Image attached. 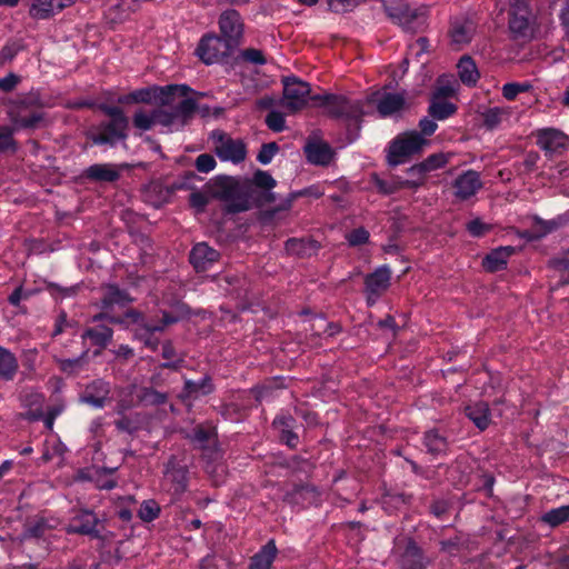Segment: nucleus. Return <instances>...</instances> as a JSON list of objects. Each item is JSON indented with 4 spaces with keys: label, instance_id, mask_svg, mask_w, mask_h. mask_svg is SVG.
<instances>
[{
    "label": "nucleus",
    "instance_id": "nucleus-1",
    "mask_svg": "<svg viewBox=\"0 0 569 569\" xmlns=\"http://www.w3.org/2000/svg\"><path fill=\"white\" fill-rule=\"evenodd\" d=\"M312 100L319 107H323L330 116L352 122L357 131L359 130L361 117L371 113L373 106H376L377 111L383 118L400 112L406 106V99L402 93H391L385 89L371 92L365 101L351 100L343 96L329 93L315 96Z\"/></svg>",
    "mask_w": 569,
    "mask_h": 569
},
{
    "label": "nucleus",
    "instance_id": "nucleus-2",
    "mask_svg": "<svg viewBox=\"0 0 569 569\" xmlns=\"http://www.w3.org/2000/svg\"><path fill=\"white\" fill-rule=\"evenodd\" d=\"M187 313L186 306L178 303L174 307V315L167 311L162 312V321L159 323L147 322L141 313L131 310L128 311L123 318H110L113 323L124 325L134 331V337L141 340L147 347L156 349L158 339L153 337L157 331H162L166 326L177 322L181 317Z\"/></svg>",
    "mask_w": 569,
    "mask_h": 569
},
{
    "label": "nucleus",
    "instance_id": "nucleus-3",
    "mask_svg": "<svg viewBox=\"0 0 569 569\" xmlns=\"http://www.w3.org/2000/svg\"><path fill=\"white\" fill-rule=\"evenodd\" d=\"M7 118L13 129L31 130L40 128L44 113L38 110V101L31 96H18L3 100Z\"/></svg>",
    "mask_w": 569,
    "mask_h": 569
},
{
    "label": "nucleus",
    "instance_id": "nucleus-4",
    "mask_svg": "<svg viewBox=\"0 0 569 569\" xmlns=\"http://www.w3.org/2000/svg\"><path fill=\"white\" fill-rule=\"evenodd\" d=\"M184 90V84H170L166 87L151 86L137 89L118 99L119 103H159L170 104L174 100V94H179Z\"/></svg>",
    "mask_w": 569,
    "mask_h": 569
},
{
    "label": "nucleus",
    "instance_id": "nucleus-5",
    "mask_svg": "<svg viewBox=\"0 0 569 569\" xmlns=\"http://www.w3.org/2000/svg\"><path fill=\"white\" fill-rule=\"evenodd\" d=\"M252 184L250 180L226 178L218 191L219 197L226 201L228 210L241 212L250 208Z\"/></svg>",
    "mask_w": 569,
    "mask_h": 569
},
{
    "label": "nucleus",
    "instance_id": "nucleus-6",
    "mask_svg": "<svg viewBox=\"0 0 569 569\" xmlns=\"http://www.w3.org/2000/svg\"><path fill=\"white\" fill-rule=\"evenodd\" d=\"M427 140L417 131H409L398 136L389 147L388 161L391 166H398L406 158L419 152Z\"/></svg>",
    "mask_w": 569,
    "mask_h": 569
},
{
    "label": "nucleus",
    "instance_id": "nucleus-7",
    "mask_svg": "<svg viewBox=\"0 0 569 569\" xmlns=\"http://www.w3.org/2000/svg\"><path fill=\"white\" fill-rule=\"evenodd\" d=\"M234 46L217 34L203 36L197 47V56L206 64H213L227 58Z\"/></svg>",
    "mask_w": 569,
    "mask_h": 569
},
{
    "label": "nucleus",
    "instance_id": "nucleus-8",
    "mask_svg": "<svg viewBox=\"0 0 569 569\" xmlns=\"http://www.w3.org/2000/svg\"><path fill=\"white\" fill-rule=\"evenodd\" d=\"M388 16L407 30H413L423 23L427 9L425 7H410L403 0H395L386 4Z\"/></svg>",
    "mask_w": 569,
    "mask_h": 569
},
{
    "label": "nucleus",
    "instance_id": "nucleus-9",
    "mask_svg": "<svg viewBox=\"0 0 569 569\" xmlns=\"http://www.w3.org/2000/svg\"><path fill=\"white\" fill-rule=\"evenodd\" d=\"M283 82L282 104L290 112L302 109L310 98V86L295 76L286 77Z\"/></svg>",
    "mask_w": 569,
    "mask_h": 569
},
{
    "label": "nucleus",
    "instance_id": "nucleus-10",
    "mask_svg": "<svg viewBox=\"0 0 569 569\" xmlns=\"http://www.w3.org/2000/svg\"><path fill=\"white\" fill-rule=\"evenodd\" d=\"M213 139H216L214 151L221 161L240 163L246 159L247 150L241 140L223 133H213Z\"/></svg>",
    "mask_w": 569,
    "mask_h": 569
},
{
    "label": "nucleus",
    "instance_id": "nucleus-11",
    "mask_svg": "<svg viewBox=\"0 0 569 569\" xmlns=\"http://www.w3.org/2000/svg\"><path fill=\"white\" fill-rule=\"evenodd\" d=\"M537 144L546 153H560L569 149V138L560 130L543 128L536 132Z\"/></svg>",
    "mask_w": 569,
    "mask_h": 569
},
{
    "label": "nucleus",
    "instance_id": "nucleus-12",
    "mask_svg": "<svg viewBox=\"0 0 569 569\" xmlns=\"http://www.w3.org/2000/svg\"><path fill=\"white\" fill-rule=\"evenodd\" d=\"M391 270L387 266L377 268L372 273L368 274L365 280L366 295L369 305H373L378 298L390 286Z\"/></svg>",
    "mask_w": 569,
    "mask_h": 569
},
{
    "label": "nucleus",
    "instance_id": "nucleus-13",
    "mask_svg": "<svg viewBox=\"0 0 569 569\" xmlns=\"http://www.w3.org/2000/svg\"><path fill=\"white\" fill-rule=\"evenodd\" d=\"M219 29L222 37L237 46L243 32L241 16L234 9L224 10L219 17Z\"/></svg>",
    "mask_w": 569,
    "mask_h": 569
},
{
    "label": "nucleus",
    "instance_id": "nucleus-14",
    "mask_svg": "<svg viewBox=\"0 0 569 569\" xmlns=\"http://www.w3.org/2000/svg\"><path fill=\"white\" fill-rule=\"evenodd\" d=\"M482 188V180L479 172L467 170L453 181V194L457 199L465 201L476 196Z\"/></svg>",
    "mask_w": 569,
    "mask_h": 569
},
{
    "label": "nucleus",
    "instance_id": "nucleus-15",
    "mask_svg": "<svg viewBox=\"0 0 569 569\" xmlns=\"http://www.w3.org/2000/svg\"><path fill=\"white\" fill-rule=\"evenodd\" d=\"M128 127L117 128L114 121L101 123L90 131V138L94 144H116L127 138Z\"/></svg>",
    "mask_w": 569,
    "mask_h": 569
},
{
    "label": "nucleus",
    "instance_id": "nucleus-16",
    "mask_svg": "<svg viewBox=\"0 0 569 569\" xmlns=\"http://www.w3.org/2000/svg\"><path fill=\"white\" fill-rule=\"evenodd\" d=\"M509 29L515 37L526 38L530 32L529 9L522 0H516L509 19Z\"/></svg>",
    "mask_w": 569,
    "mask_h": 569
},
{
    "label": "nucleus",
    "instance_id": "nucleus-17",
    "mask_svg": "<svg viewBox=\"0 0 569 569\" xmlns=\"http://www.w3.org/2000/svg\"><path fill=\"white\" fill-rule=\"evenodd\" d=\"M76 0H33L29 14L37 20L49 19L54 13L73 4Z\"/></svg>",
    "mask_w": 569,
    "mask_h": 569
},
{
    "label": "nucleus",
    "instance_id": "nucleus-18",
    "mask_svg": "<svg viewBox=\"0 0 569 569\" xmlns=\"http://www.w3.org/2000/svg\"><path fill=\"white\" fill-rule=\"evenodd\" d=\"M220 253L206 242L197 243L190 252V262L197 271L208 270L218 261Z\"/></svg>",
    "mask_w": 569,
    "mask_h": 569
},
{
    "label": "nucleus",
    "instance_id": "nucleus-19",
    "mask_svg": "<svg viewBox=\"0 0 569 569\" xmlns=\"http://www.w3.org/2000/svg\"><path fill=\"white\" fill-rule=\"evenodd\" d=\"M188 470L182 466H177L174 461L170 460L167 465L164 472V481L170 483V490L173 495L180 496L187 489Z\"/></svg>",
    "mask_w": 569,
    "mask_h": 569
},
{
    "label": "nucleus",
    "instance_id": "nucleus-20",
    "mask_svg": "<svg viewBox=\"0 0 569 569\" xmlns=\"http://www.w3.org/2000/svg\"><path fill=\"white\" fill-rule=\"evenodd\" d=\"M307 159L310 163L317 166H327L333 159L332 148L322 141H309L305 147Z\"/></svg>",
    "mask_w": 569,
    "mask_h": 569
},
{
    "label": "nucleus",
    "instance_id": "nucleus-21",
    "mask_svg": "<svg viewBox=\"0 0 569 569\" xmlns=\"http://www.w3.org/2000/svg\"><path fill=\"white\" fill-rule=\"evenodd\" d=\"M110 388L109 383L103 380H96L87 386L81 401L94 408H102L108 398Z\"/></svg>",
    "mask_w": 569,
    "mask_h": 569
},
{
    "label": "nucleus",
    "instance_id": "nucleus-22",
    "mask_svg": "<svg viewBox=\"0 0 569 569\" xmlns=\"http://www.w3.org/2000/svg\"><path fill=\"white\" fill-rule=\"evenodd\" d=\"M475 33V24L467 18H456L451 22L450 39L452 44L461 47L469 43Z\"/></svg>",
    "mask_w": 569,
    "mask_h": 569
},
{
    "label": "nucleus",
    "instance_id": "nucleus-23",
    "mask_svg": "<svg viewBox=\"0 0 569 569\" xmlns=\"http://www.w3.org/2000/svg\"><path fill=\"white\" fill-rule=\"evenodd\" d=\"M20 400L24 408H28L27 418L38 420L43 417L42 403L43 396L33 389H23L20 393Z\"/></svg>",
    "mask_w": 569,
    "mask_h": 569
},
{
    "label": "nucleus",
    "instance_id": "nucleus-24",
    "mask_svg": "<svg viewBox=\"0 0 569 569\" xmlns=\"http://www.w3.org/2000/svg\"><path fill=\"white\" fill-rule=\"evenodd\" d=\"M189 90V87L184 86V90L179 94H174V100L169 104L182 126H184L187 119L194 112L197 107L196 101L188 97Z\"/></svg>",
    "mask_w": 569,
    "mask_h": 569
},
{
    "label": "nucleus",
    "instance_id": "nucleus-25",
    "mask_svg": "<svg viewBox=\"0 0 569 569\" xmlns=\"http://www.w3.org/2000/svg\"><path fill=\"white\" fill-rule=\"evenodd\" d=\"M98 519L91 511H82L72 520L69 532L96 536Z\"/></svg>",
    "mask_w": 569,
    "mask_h": 569
},
{
    "label": "nucleus",
    "instance_id": "nucleus-26",
    "mask_svg": "<svg viewBox=\"0 0 569 569\" xmlns=\"http://www.w3.org/2000/svg\"><path fill=\"white\" fill-rule=\"evenodd\" d=\"M466 416L475 423L480 430H485L490 425V410L486 402L477 401L470 403L465 409Z\"/></svg>",
    "mask_w": 569,
    "mask_h": 569
},
{
    "label": "nucleus",
    "instance_id": "nucleus-27",
    "mask_svg": "<svg viewBox=\"0 0 569 569\" xmlns=\"http://www.w3.org/2000/svg\"><path fill=\"white\" fill-rule=\"evenodd\" d=\"M515 252L513 247H500L492 250L483 259V267L489 271H498L506 267L509 257Z\"/></svg>",
    "mask_w": 569,
    "mask_h": 569
},
{
    "label": "nucleus",
    "instance_id": "nucleus-28",
    "mask_svg": "<svg viewBox=\"0 0 569 569\" xmlns=\"http://www.w3.org/2000/svg\"><path fill=\"white\" fill-rule=\"evenodd\" d=\"M458 74L461 82L468 87H473L480 78V73L476 66V62L469 56H463L458 64Z\"/></svg>",
    "mask_w": 569,
    "mask_h": 569
},
{
    "label": "nucleus",
    "instance_id": "nucleus-29",
    "mask_svg": "<svg viewBox=\"0 0 569 569\" xmlns=\"http://www.w3.org/2000/svg\"><path fill=\"white\" fill-rule=\"evenodd\" d=\"M132 395L137 403L142 406H157L167 401V395L152 388L133 386Z\"/></svg>",
    "mask_w": 569,
    "mask_h": 569
},
{
    "label": "nucleus",
    "instance_id": "nucleus-30",
    "mask_svg": "<svg viewBox=\"0 0 569 569\" xmlns=\"http://www.w3.org/2000/svg\"><path fill=\"white\" fill-rule=\"evenodd\" d=\"M511 116L509 107H492L482 113L483 124L487 129L493 130L500 127Z\"/></svg>",
    "mask_w": 569,
    "mask_h": 569
},
{
    "label": "nucleus",
    "instance_id": "nucleus-31",
    "mask_svg": "<svg viewBox=\"0 0 569 569\" xmlns=\"http://www.w3.org/2000/svg\"><path fill=\"white\" fill-rule=\"evenodd\" d=\"M400 567L401 569H426L420 549L411 541L400 558Z\"/></svg>",
    "mask_w": 569,
    "mask_h": 569
},
{
    "label": "nucleus",
    "instance_id": "nucleus-32",
    "mask_svg": "<svg viewBox=\"0 0 569 569\" xmlns=\"http://www.w3.org/2000/svg\"><path fill=\"white\" fill-rule=\"evenodd\" d=\"M276 553L277 548L274 542L271 540L251 558L250 569H270Z\"/></svg>",
    "mask_w": 569,
    "mask_h": 569
},
{
    "label": "nucleus",
    "instance_id": "nucleus-33",
    "mask_svg": "<svg viewBox=\"0 0 569 569\" xmlns=\"http://www.w3.org/2000/svg\"><path fill=\"white\" fill-rule=\"evenodd\" d=\"M213 391L211 378L208 376L202 377L199 381L186 380L183 398H198L207 396Z\"/></svg>",
    "mask_w": 569,
    "mask_h": 569
},
{
    "label": "nucleus",
    "instance_id": "nucleus-34",
    "mask_svg": "<svg viewBox=\"0 0 569 569\" xmlns=\"http://www.w3.org/2000/svg\"><path fill=\"white\" fill-rule=\"evenodd\" d=\"M87 177L97 181L111 182L119 178V171L113 164H93L87 169Z\"/></svg>",
    "mask_w": 569,
    "mask_h": 569
},
{
    "label": "nucleus",
    "instance_id": "nucleus-35",
    "mask_svg": "<svg viewBox=\"0 0 569 569\" xmlns=\"http://www.w3.org/2000/svg\"><path fill=\"white\" fill-rule=\"evenodd\" d=\"M18 370V361L14 355L8 349L0 347V377L4 380H12Z\"/></svg>",
    "mask_w": 569,
    "mask_h": 569
},
{
    "label": "nucleus",
    "instance_id": "nucleus-36",
    "mask_svg": "<svg viewBox=\"0 0 569 569\" xmlns=\"http://www.w3.org/2000/svg\"><path fill=\"white\" fill-rule=\"evenodd\" d=\"M457 108L453 103L443 98L433 97L429 106V113L432 118L445 120L456 112Z\"/></svg>",
    "mask_w": 569,
    "mask_h": 569
},
{
    "label": "nucleus",
    "instance_id": "nucleus-37",
    "mask_svg": "<svg viewBox=\"0 0 569 569\" xmlns=\"http://www.w3.org/2000/svg\"><path fill=\"white\" fill-rule=\"evenodd\" d=\"M130 301H131V299L126 291L120 290L118 287L112 286V284L106 287L103 298H102V307L103 308H110L116 305L124 306Z\"/></svg>",
    "mask_w": 569,
    "mask_h": 569
},
{
    "label": "nucleus",
    "instance_id": "nucleus-38",
    "mask_svg": "<svg viewBox=\"0 0 569 569\" xmlns=\"http://www.w3.org/2000/svg\"><path fill=\"white\" fill-rule=\"evenodd\" d=\"M82 338L90 339L93 345L99 347H106L112 338V330L107 326H97L94 328L87 329L83 332Z\"/></svg>",
    "mask_w": 569,
    "mask_h": 569
},
{
    "label": "nucleus",
    "instance_id": "nucleus-39",
    "mask_svg": "<svg viewBox=\"0 0 569 569\" xmlns=\"http://www.w3.org/2000/svg\"><path fill=\"white\" fill-rule=\"evenodd\" d=\"M459 89L458 81L452 76H441L437 81V87L433 97L447 99L457 93Z\"/></svg>",
    "mask_w": 569,
    "mask_h": 569
},
{
    "label": "nucleus",
    "instance_id": "nucleus-40",
    "mask_svg": "<svg viewBox=\"0 0 569 569\" xmlns=\"http://www.w3.org/2000/svg\"><path fill=\"white\" fill-rule=\"evenodd\" d=\"M156 110V126H160L166 131H174L183 127L181 121L177 118L174 111H167L164 109Z\"/></svg>",
    "mask_w": 569,
    "mask_h": 569
},
{
    "label": "nucleus",
    "instance_id": "nucleus-41",
    "mask_svg": "<svg viewBox=\"0 0 569 569\" xmlns=\"http://www.w3.org/2000/svg\"><path fill=\"white\" fill-rule=\"evenodd\" d=\"M447 163V158L445 154H432L428 159H426L420 164L413 166L410 168L409 172L415 174L418 173L422 176L427 171H431L438 168L443 167Z\"/></svg>",
    "mask_w": 569,
    "mask_h": 569
},
{
    "label": "nucleus",
    "instance_id": "nucleus-42",
    "mask_svg": "<svg viewBox=\"0 0 569 569\" xmlns=\"http://www.w3.org/2000/svg\"><path fill=\"white\" fill-rule=\"evenodd\" d=\"M425 446L428 451L435 455H439L446 451L447 440L436 430H430L425 436Z\"/></svg>",
    "mask_w": 569,
    "mask_h": 569
},
{
    "label": "nucleus",
    "instance_id": "nucleus-43",
    "mask_svg": "<svg viewBox=\"0 0 569 569\" xmlns=\"http://www.w3.org/2000/svg\"><path fill=\"white\" fill-rule=\"evenodd\" d=\"M541 520L551 527L569 520V505L551 509L542 515Z\"/></svg>",
    "mask_w": 569,
    "mask_h": 569
},
{
    "label": "nucleus",
    "instance_id": "nucleus-44",
    "mask_svg": "<svg viewBox=\"0 0 569 569\" xmlns=\"http://www.w3.org/2000/svg\"><path fill=\"white\" fill-rule=\"evenodd\" d=\"M133 124L142 131L152 129L156 126V110H138L133 116Z\"/></svg>",
    "mask_w": 569,
    "mask_h": 569
},
{
    "label": "nucleus",
    "instance_id": "nucleus-45",
    "mask_svg": "<svg viewBox=\"0 0 569 569\" xmlns=\"http://www.w3.org/2000/svg\"><path fill=\"white\" fill-rule=\"evenodd\" d=\"M532 88L528 81L523 82H508L502 86L501 92L505 99L512 101L518 94L528 92Z\"/></svg>",
    "mask_w": 569,
    "mask_h": 569
},
{
    "label": "nucleus",
    "instance_id": "nucleus-46",
    "mask_svg": "<svg viewBox=\"0 0 569 569\" xmlns=\"http://www.w3.org/2000/svg\"><path fill=\"white\" fill-rule=\"evenodd\" d=\"M17 130L11 126L0 127V152H14L18 148L13 133Z\"/></svg>",
    "mask_w": 569,
    "mask_h": 569
},
{
    "label": "nucleus",
    "instance_id": "nucleus-47",
    "mask_svg": "<svg viewBox=\"0 0 569 569\" xmlns=\"http://www.w3.org/2000/svg\"><path fill=\"white\" fill-rule=\"evenodd\" d=\"M160 513V506L154 500H144L138 511L139 518L142 521L150 522L158 518Z\"/></svg>",
    "mask_w": 569,
    "mask_h": 569
},
{
    "label": "nucleus",
    "instance_id": "nucleus-48",
    "mask_svg": "<svg viewBox=\"0 0 569 569\" xmlns=\"http://www.w3.org/2000/svg\"><path fill=\"white\" fill-rule=\"evenodd\" d=\"M101 110L108 117H110L111 121H114V126L117 128L128 127V119L120 108L103 104V106H101Z\"/></svg>",
    "mask_w": 569,
    "mask_h": 569
},
{
    "label": "nucleus",
    "instance_id": "nucleus-49",
    "mask_svg": "<svg viewBox=\"0 0 569 569\" xmlns=\"http://www.w3.org/2000/svg\"><path fill=\"white\" fill-rule=\"evenodd\" d=\"M266 123L274 132H281L286 128L284 116L278 110H271L266 117Z\"/></svg>",
    "mask_w": 569,
    "mask_h": 569
},
{
    "label": "nucleus",
    "instance_id": "nucleus-50",
    "mask_svg": "<svg viewBox=\"0 0 569 569\" xmlns=\"http://www.w3.org/2000/svg\"><path fill=\"white\" fill-rule=\"evenodd\" d=\"M250 182L252 186L254 184L266 190H270L276 186V180L266 171H257Z\"/></svg>",
    "mask_w": 569,
    "mask_h": 569
},
{
    "label": "nucleus",
    "instance_id": "nucleus-51",
    "mask_svg": "<svg viewBox=\"0 0 569 569\" xmlns=\"http://www.w3.org/2000/svg\"><path fill=\"white\" fill-rule=\"evenodd\" d=\"M216 167V159L208 153L200 154L196 160V168L199 172L208 173Z\"/></svg>",
    "mask_w": 569,
    "mask_h": 569
},
{
    "label": "nucleus",
    "instance_id": "nucleus-52",
    "mask_svg": "<svg viewBox=\"0 0 569 569\" xmlns=\"http://www.w3.org/2000/svg\"><path fill=\"white\" fill-rule=\"evenodd\" d=\"M346 239L350 246H359L369 240V232L365 228H357L350 231Z\"/></svg>",
    "mask_w": 569,
    "mask_h": 569
},
{
    "label": "nucleus",
    "instance_id": "nucleus-53",
    "mask_svg": "<svg viewBox=\"0 0 569 569\" xmlns=\"http://www.w3.org/2000/svg\"><path fill=\"white\" fill-rule=\"evenodd\" d=\"M277 152L278 146L274 142L263 144L258 153V161L262 164H268L271 162Z\"/></svg>",
    "mask_w": 569,
    "mask_h": 569
},
{
    "label": "nucleus",
    "instance_id": "nucleus-54",
    "mask_svg": "<svg viewBox=\"0 0 569 569\" xmlns=\"http://www.w3.org/2000/svg\"><path fill=\"white\" fill-rule=\"evenodd\" d=\"M20 82L21 77L13 72H10L6 77L0 78V91L11 92L18 87Z\"/></svg>",
    "mask_w": 569,
    "mask_h": 569
},
{
    "label": "nucleus",
    "instance_id": "nucleus-55",
    "mask_svg": "<svg viewBox=\"0 0 569 569\" xmlns=\"http://www.w3.org/2000/svg\"><path fill=\"white\" fill-rule=\"evenodd\" d=\"M60 369L67 373H74L82 368V359H60L59 360Z\"/></svg>",
    "mask_w": 569,
    "mask_h": 569
},
{
    "label": "nucleus",
    "instance_id": "nucleus-56",
    "mask_svg": "<svg viewBox=\"0 0 569 569\" xmlns=\"http://www.w3.org/2000/svg\"><path fill=\"white\" fill-rule=\"evenodd\" d=\"M327 3L333 12H347L355 7L356 0H327Z\"/></svg>",
    "mask_w": 569,
    "mask_h": 569
},
{
    "label": "nucleus",
    "instance_id": "nucleus-57",
    "mask_svg": "<svg viewBox=\"0 0 569 569\" xmlns=\"http://www.w3.org/2000/svg\"><path fill=\"white\" fill-rule=\"evenodd\" d=\"M241 57L246 61L254 63V64H264L266 63V59L263 57L262 51H260L258 49H246L241 52Z\"/></svg>",
    "mask_w": 569,
    "mask_h": 569
},
{
    "label": "nucleus",
    "instance_id": "nucleus-58",
    "mask_svg": "<svg viewBox=\"0 0 569 569\" xmlns=\"http://www.w3.org/2000/svg\"><path fill=\"white\" fill-rule=\"evenodd\" d=\"M286 250L291 254H305L306 253V242L302 239H289L286 242Z\"/></svg>",
    "mask_w": 569,
    "mask_h": 569
},
{
    "label": "nucleus",
    "instance_id": "nucleus-59",
    "mask_svg": "<svg viewBox=\"0 0 569 569\" xmlns=\"http://www.w3.org/2000/svg\"><path fill=\"white\" fill-rule=\"evenodd\" d=\"M561 28L569 34V0H563L558 12Z\"/></svg>",
    "mask_w": 569,
    "mask_h": 569
},
{
    "label": "nucleus",
    "instance_id": "nucleus-60",
    "mask_svg": "<svg viewBox=\"0 0 569 569\" xmlns=\"http://www.w3.org/2000/svg\"><path fill=\"white\" fill-rule=\"evenodd\" d=\"M211 437V431L204 430L203 428H197L193 433L190 436L192 442L198 445L199 447H203L207 441H209Z\"/></svg>",
    "mask_w": 569,
    "mask_h": 569
},
{
    "label": "nucleus",
    "instance_id": "nucleus-61",
    "mask_svg": "<svg viewBox=\"0 0 569 569\" xmlns=\"http://www.w3.org/2000/svg\"><path fill=\"white\" fill-rule=\"evenodd\" d=\"M467 230L470 234L480 237L488 230V226L482 223L479 219H475L467 224Z\"/></svg>",
    "mask_w": 569,
    "mask_h": 569
},
{
    "label": "nucleus",
    "instance_id": "nucleus-62",
    "mask_svg": "<svg viewBox=\"0 0 569 569\" xmlns=\"http://www.w3.org/2000/svg\"><path fill=\"white\" fill-rule=\"evenodd\" d=\"M18 53V49L13 46H4L0 50V67L4 66L14 59Z\"/></svg>",
    "mask_w": 569,
    "mask_h": 569
},
{
    "label": "nucleus",
    "instance_id": "nucleus-63",
    "mask_svg": "<svg viewBox=\"0 0 569 569\" xmlns=\"http://www.w3.org/2000/svg\"><path fill=\"white\" fill-rule=\"evenodd\" d=\"M273 426L281 430L283 433L290 431V428L292 426V418L288 416H278L273 420Z\"/></svg>",
    "mask_w": 569,
    "mask_h": 569
},
{
    "label": "nucleus",
    "instance_id": "nucleus-64",
    "mask_svg": "<svg viewBox=\"0 0 569 569\" xmlns=\"http://www.w3.org/2000/svg\"><path fill=\"white\" fill-rule=\"evenodd\" d=\"M421 132L425 136H430L437 130V123L432 119L423 118L419 122Z\"/></svg>",
    "mask_w": 569,
    "mask_h": 569
}]
</instances>
